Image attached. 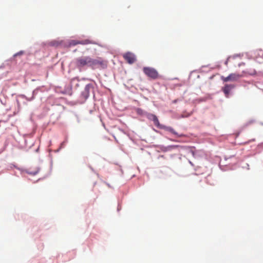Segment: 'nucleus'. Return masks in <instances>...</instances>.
I'll list each match as a JSON object with an SVG mask.
<instances>
[{
    "mask_svg": "<svg viewBox=\"0 0 263 263\" xmlns=\"http://www.w3.org/2000/svg\"><path fill=\"white\" fill-rule=\"evenodd\" d=\"M76 66L79 69H81L84 66L91 67L95 69L100 67L104 68L107 67L106 61L100 58L92 59L88 56H84L77 58L75 61Z\"/></svg>",
    "mask_w": 263,
    "mask_h": 263,
    "instance_id": "f257e3e1",
    "label": "nucleus"
},
{
    "mask_svg": "<svg viewBox=\"0 0 263 263\" xmlns=\"http://www.w3.org/2000/svg\"><path fill=\"white\" fill-rule=\"evenodd\" d=\"M144 74L152 79L155 80L158 78L159 73L156 69L152 67H144L143 68Z\"/></svg>",
    "mask_w": 263,
    "mask_h": 263,
    "instance_id": "f03ea898",
    "label": "nucleus"
},
{
    "mask_svg": "<svg viewBox=\"0 0 263 263\" xmlns=\"http://www.w3.org/2000/svg\"><path fill=\"white\" fill-rule=\"evenodd\" d=\"M95 43L94 41L89 40L85 39L84 40L79 41V40H71L69 43V46H76L78 44H82V45H87V44H95Z\"/></svg>",
    "mask_w": 263,
    "mask_h": 263,
    "instance_id": "7ed1b4c3",
    "label": "nucleus"
},
{
    "mask_svg": "<svg viewBox=\"0 0 263 263\" xmlns=\"http://www.w3.org/2000/svg\"><path fill=\"white\" fill-rule=\"evenodd\" d=\"M123 57L124 60L129 64H132L136 61V55L130 52H127L123 54Z\"/></svg>",
    "mask_w": 263,
    "mask_h": 263,
    "instance_id": "20e7f679",
    "label": "nucleus"
},
{
    "mask_svg": "<svg viewBox=\"0 0 263 263\" xmlns=\"http://www.w3.org/2000/svg\"><path fill=\"white\" fill-rule=\"evenodd\" d=\"M241 75L238 73H231L227 77L222 76L221 77V79L224 82H227L229 81H237L238 79H239L241 77Z\"/></svg>",
    "mask_w": 263,
    "mask_h": 263,
    "instance_id": "39448f33",
    "label": "nucleus"
},
{
    "mask_svg": "<svg viewBox=\"0 0 263 263\" xmlns=\"http://www.w3.org/2000/svg\"><path fill=\"white\" fill-rule=\"evenodd\" d=\"M160 129H163L164 130L168 131V132L171 133L172 134L176 135L178 137H182L185 136V135L184 134H178L177 132H176L174 130V129L172 127H170V126H166L165 125H162V126L161 127Z\"/></svg>",
    "mask_w": 263,
    "mask_h": 263,
    "instance_id": "423d86ee",
    "label": "nucleus"
},
{
    "mask_svg": "<svg viewBox=\"0 0 263 263\" xmlns=\"http://www.w3.org/2000/svg\"><path fill=\"white\" fill-rule=\"evenodd\" d=\"M233 87V86L231 85L226 84L223 89V91L226 95H228Z\"/></svg>",
    "mask_w": 263,
    "mask_h": 263,
    "instance_id": "0eeeda50",
    "label": "nucleus"
},
{
    "mask_svg": "<svg viewBox=\"0 0 263 263\" xmlns=\"http://www.w3.org/2000/svg\"><path fill=\"white\" fill-rule=\"evenodd\" d=\"M153 122H154V124H155V125L160 129L161 127L162 126V124H161L160 123H159V120L158 119V118L157 117H156L155 118V119L153 120Z\"/></svg>",
    "mask_w": 263,
    "mask_h": 263,
    "instance_id": "6e6552de",
    "label": "nucleus"
},
{
    "mask_svg": "<svg viewBox=\"0 0 263 263\" xmlns=\"http://www.w3.org/2000/svg\"><path fill=\"white\" fill-rule=\"evenodd\" d=\"M156 117H157L156 115L152 114H150L147 116L148 119L152 121H153Z\"/></svg>",
    "mask_w": 263,
    "mask_h": 263,
    "instance_id": "1a4fd4ad",
    "label": "nucleus"
},
{
    "mask_svg": "<svg viewBox=\"0 0 263 263\" xmlns=\"http://www.w3.org/2000/svg\"><path fill=\"white\" fill-rule=\"evenodd\" d=\"M24 53V51H21L16 53H15L14 56V57H16V56H17V55H22Z\"/></svg>",
    "mask_w": 263,
    "mask_h": 263,
    "instance_id": "9d476101",
    "label": "nucleus"
},
{
    "mask_svg": "<svg viewBox=\"0 0 263 263\" xmlns=\"http://www.w3.org/2000/svg\"><path fill=\"white\" fill-rule=\"evenodd\" d=\"M90 87H91V86H90V85H87L85 86V90L86 91H87V92H88V91H89V89H90Z\"/></svg>",
    "mask_w": 263,
    "mask_h": 263,
    "instance_id": "9b49d317",
    "label": "nucleus"
},
{
    "mask_svg": "<svg viewBox=\"0 0 263 263\" xmlns=\"http://www.w3.org/2000/svg\"><path fill=\"white\" fill-rule=\"evenodd\" d=\"M177 100H174V101H173V103H177Z\"/></svg>",
    "mask_w": 263,
    "mask_h": 263,
    "instance_id": "f8f14e48",
    "label": "nucleus"
},
{
    "mask_svg": "<svg viewBox=\"0 0 263 263\" xmlns=\"http://www.w3.org/2000/svg\"><path fill=\"white\" fill-rule=\"evenodd\" d=\"M174 147V146H170V148H172V147Z\"/></svg>",
    "mask_w": 263,
    "mask_h": 263,
    "instance_id": "ddd939ff",
    "label": "nucleus"
},
{
    "mask_svg": "<svg viewBox=\"0 0 263 263\" xmlns=\"http://www.w3.org/2000/svg\"><path fill=\"white\" fill-rule=\"evenodd\" d=\"M192 154H193V155H194V152H192Z\"/></svg>",
    "mask_w": 263,
    "mask_h": 263,
    "instance_id": "4468645a",
    "label": "nucleus"
}]
</instances>
